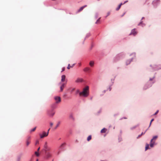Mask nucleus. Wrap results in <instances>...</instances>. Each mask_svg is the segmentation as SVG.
Listing matches in <instances>:
<instances>
[{"instance_id": "f257e3e1", "label": "nucleus", "mask_w": 161, "mask_h": 161, "mask_svg": "<svg viewBox=\"0 0 161 161\" xmlns=\"http://www.w3.org/2000/svg\"><path fill=\"white\" fill-rule=\"evenodd\" d=\"M89 87L88 86H86L83 88V91L80 93V95L85 97H87L89 95Z\"/></svg>"}, {"instance_id": "f03ea898", "label": "nucleus", "mask_w": 161, "mask_h": 161, "mask_svg": "<svg viewBox=\"0 0 161 161\" xmlns=\"http://www.w3.org/2000/svg\"><path fill=\"white\" fill-rule=\"evenodd\" d=\"M136 53H133L130 55V56H132V57L129 59L127 60L125 62L126 65H127L129 64L130 63L136 58Z\"/></svg>"}, {"instance_id": "7ed1b4c3", "label": "nucleus", "mask_w": 161, "mask_h": 161, "mask_svg": "<svg viewBox=\"0 0 161 161\" xmlns=\"http://www.w3.org/2000/svg\"><path fill=\"white\" fill-rule=\"evenodd\" d=\"M150 66L154 70H158L161 69V64L158 65L151 64Z\"/></svg>"}, {"instance_id": "20e7f679", "label": "nucleus", "mask_w": 161, "mask_h": 161, "mask_svg": "<svg viewBox=\"0 0 161 161\" xmlns=\"http://www.w3.org/2000/svg\"><path fill=\"white\" fill-rule=\"evenodd\" d=\"M154 82H151L148 80L144 86L143 88L144 90H146L147 89L152 86Z\"/></svg>"}, {"instance_id": "39448f33", "label": "nucleus", "mask_w": 161, "mask_h": 161, "mask_svg": "<svg viewBox=\"0 0 161 161\" xmlns=\"http://www.w3.org/2000/svg\"><path fill=\"white\" fill-rule=\"evenodd\" d=\"M48 134V132H47V133L43 131L42 134H40V136L41 138H42L44 137L47 136Z\"/></svg>"}, {"instance_id": "423d86ee", "label": "nucleus", "mask_w": 161, "mask_h": 161, "mask_svg": "<svg viewBox=\"0 0 161 161\" xmlns=\"http://www.w3.org/2000/svg\"><path fill=\"white\" fill-rule=\"evenodd\" d=\"M55 114V112L53 109L49 111L48 112V114L50 116L53 117Z\"/></svg>"}, {"instance_id": "0eeeda50", "label": "nucleus", "mask_w": 161, "mask_h": 161, "mask_svg": "<svg viewBox=\"0 0 161 161\" xmlns=\"http://www.w3.org/2000/svg\"><path fill=\"white\" fill-rule=\"evenodd\" d=\"M137 33V32L136 31V29H134L131 30V33L130 34V35H133L134 36H135L136 35Z\"/></svg>"}, {"instance_id": "6e6552de", "label": "nucleus", "mask_w": 161, "mask_h": 161, "mask_svg": "<svg viewBox=\"0 0 161 161\" xmlns=\"http://www.w3.org/2000/svg\"><path fill=\"white\" fill-rule=\"evenodd\" d=\"M23 155V153H21L18 154L17 157L16 161H20L21 158Z\"/></svg>"}, {"instance_id": "1a4fd4ad", "label": "nucleus", "mask_w": 161, "mask_h": 161, "mask_svg": "<svg viewBox=\"0 0 161 161\" xmlns=\"http://www.w3.org/2000/svg\"><path fill=\"white\" fill-rule=\"evenodd\" d=\"M55 100L56 101V103H58L61 101V98L59 97H54Z\"/></svg>"}, {"instance_id": "9d476101", "label": "nucleus", "mask_w": 161, "mask_h": 161, "mask_svg": "<svg viewBox=\"0 0 161 161\" xmlns=\"http://www.w3.org/2000/svg\"><path fill=\"white\" fill-rule=\"evenodd\" d=\"M50 149L47 147V143L46 142L44 146V150L45 152H47V151L49 150Z\"/></svg>"}, {"instance_id": "9b49d317", "label": "nucleus", "mask_w": 161, "mask_h": 161, "mask_svg": "<svg viewBox=\"0 0 161 161\" xmlns=\"http://www.w3.org/2000/svg\"><path fill=\"white\" fill-rule=\"evenodd\" d=\"M45 154L46 155V157L47 158H50L52 156V155L50 152H46L45 153Z\"/></svg>"}, {"instance_id": "f8f14e48", "label": "nucleus", "mask_w": 161, "mask_h": 161, "mask_svg": "<svg viewBox=\"0 0 161 161\" xmlns=\"http://www.w3.org/2000/svg\"><path fill=\"white\" fill-rule=\"evenodd\" d=\"M69 118L71 119L73 121H74L75 120V119L73 116V114L72 113H70L69 114Z\"/></svg>"}, {"instance_id": "ddd939ff", "label": "nucleus", "mask_w": 161, "mask_h": 161, "mask_svg": "<svg viewBox=\"0 0 161 161\" xmlns=\"http://www.w3.org/2000/svg\"><path fill=\"white\" fill-rule=\"evenodd\" d=\"M156 144H155V141H153V142H151V141H150V147H152V148H153V147H154V145H156Z\"/></svg>"}, {"instance_id": "4468645a", "label": "nucleus", "mask_w": 161, "mask_h": 161, "mask_svg": "<svg viewBox=\"0 0 161 161\" xmlns=\"http://www.w3.org/2000/svg\"><path fill=\"white\" fill-rule=\"evenodd\" d=\"M83 81V80L82 78H78L75 80V82L76 83H80L82 82Z\"/></svg>"}, {"instance_id": "2eb2a0df", "label": "nucleus", "mask_w": 161, "mask_h": 161, "mask_svg": "<svg viewBox=\"0 0 161 161\" xmlns=\"http://www.w3.org/2000/svg\"><path fill=\"white\" fill-rule=\"evenodd\" d=\"M87 7V5H84L82 7H80V9H78V11H77V12L78 13H79L80 12V11H82L83 9Z\"/></svg>"}, {"instance_id": "dca6fc26", "label": "nucleus", "mask_w": 161, "mask_h": 161, "mask_svg": "<svg viewBox=\"0 0 161 161\" xmlns=\"http://www.w3.org/2000/svg\"><path fill=\"white\" fill-rule=\"evenodd\" d=\"M155 76H154L150 78H149V80L150 81L154 82V83L155 82Z\"/></svg>"}, {"instance_id": "f3484780", "label": "nucleus", "mask_w": 161, "mask_h": 161, "mask_svg": "<svg viewBox=\"0 0 161 161\" xmlns=\"http://www.w3.org/2000/svg\"><path fill=\"white\" fill-rule=\"evenodd\" d=\"M157 136H155L153 137V138L151 140V142L155 141L158 138Z\"/></svg>"}, {"instance_id": "a211bd4d", "label": "nucleus", "mask_w": 161, "mask_h": 161, "mask_svg": "<svg viewBox=\"0 0 161 161\" xmlns=\"http://www.w3.org/2000/svg\"><path fill=\"white\" fill-rule=\"evenodd\" d=\"M94 64V61H91L89 63V65L91 67H92L93 66Z\"/></svg>"}, {"instance_id": "6ab92c4d", "label": "nucleus", "mask_w": 161, "mask_h": 161, "mask_svg": "<svg viewBox=\"0 0 161 161\" xmlns=\"http://www.w3.org/2000/svg\"><path fill=\"white\" fill-rule=\"evenodd\" d=\"M61 81L62 82L64 81L65 78V76L64 75H63L61 76Z\"/></svg>"}, {"instance_id": "aec40b11", "label": "nucleus", "mask_w": 161, "mask_h": 161, "mask_svg": "<svg viewBox=\"0 0 161 161\" xmlns=\"http://www.w3.org/2000/svg\"><path fill=\"white\" fill-rule=\"evenodd\" d=\"M107 130V129L105 128H103V129L101 131V133H105Z\"/></svg>"}, {"instance_id": "412c9836", "label": "nucleus", "mask_w": 161, "mask_h": 161, "mask_svg": "<svg viewBox=\"0 0 161 161\" xmlns=\"http://www.w3.org/2000/svg\"><path fill=\"white\" fill-rule=\"evenodd\" d=\"M65 84L64 83L61 86H60V91L62 92L63 90V88L64 87Z\"/></svg>"}, {"instance_id": "4be33fe9", "label": "nucleus", "mask_w": 161, "mask_h": 161, "mask_svg": "<svg viewBox=\"0 0 161 161\" xmlns=\"http://www.w3.org/2000/svg\"><path fill=\"white\" fill-rule=\"evenodd\" d=\"M90 70V68L88 67H86L83 69V70L85 72L89 71Z\"/></svg>"}, {"instance_id": "5701e85b", "label": "nucleus", "mask_w": 161, "mask_h": 161, "mask_svg": "<svg viewBox=\"0 0 161 161\" xmlns=\"http://www.w3.org/2000/svg\"><path fill=\"white\" fill-rule=\"evenodd\" d=\"M65 143H62L60 146V149H63L64 147L65 146Z\"/></svg>"}, {"instance_id": "b1692460", "label": "nucleus", "mask_w": 161, "mask_h": 161, "mask_svg": "<svg viewBox=\"0 0 161 161\" xmlns=\"http://www.w3.org/2000/svg\"><path fill=\"white\" fill-rule=\"evenodd\" d=\"M149 145L148 144H146V146L145 147V151L147 150V149H150L149 147Z\"/></svg>"}, {"instance_id": "393cba45", "label": "nucleus", "mask_w": 161, "mask_h": 161, "mask_svg": "<svg viewBox=\"0 0 161 161\" xmlns=\"http://www.w3.org/2000/svg\"><path fill=\"white\" fill-rule=\"evenodd\" d=\"M92 139V136L91 135H89L87 138V141H90Z\"/></svg>"}, {"instance_id": "a878e982", "label": "nucleus", "mask_w": 161, "mask_h": 161, "mask_svg": "<svg viewBox=\"0 0 161 161\" xmlns=\"http://www.w3.org/2000/svg\"><path fill=\"white\" fill-rule=\"evenodd\" d=\"M122 4V3H121L119 5L118 7L116 8L117 10H118L120 9V8Z\"/></svg>"}, {"instance_id": "bb28decb", "label": "nucleus", "mask_w": 161, "mask_h": 161, "mask_svg": "<svg viewBox=\"0 0 161 161\" xmlns=\"http://www.w3.org/2000/svg\"><path fill=\"white\" fill-rule=\"evenodd\" d=\"M138 126V125H136V126H135L133 127H131L130 128V129L131 130H133L135 129Z\"/></svg>"}, {"instance_id": "cd10ccee", "label": "nucleus", "mask_w": 161, "mask_h": 161, "mask_svg": "<svg viewBox=\"0 0 161 161\" xmlns=\"http://www.w3.org/2000/svg\"><path fill=\"white\" fill-rule=\"evenodd\" d=\"M60 124V122H58V123L56 126V127H55V128H54L55 129H56L57 128V127L59 126Z\"/></svg>"}, {"instance_id": "c85d7f7f", "label": "nucleus", "mask_w": 161, "mask_h": 161, "mask_svg": "<svg viewBox=\"0 0 161 161\" xmlns=\"http://www.w3.org/2000/svg\"><path fill=\"white\" fill-rule=\"evenodd\" d=\"M100 18H99L97 21L96 22V24H98L100 22Z\"/></svg>"}, {"instance_id": "c756f323", "label": "nucleus", "mask_w": 161, "mask_h": 161, "mask_svg": "<svg viewBox=\"0 0 161 161\" xmlns=\"http://www.w3.org/2000/svg\"><path fill=\"white\" fill-rule=\"evenodd\" d=\"M113 83H114V82H112V84H111V85H110V86L109 87V88H108V89H109V91H110L111 90V86H112V85L113 84Z\"/></svg>"}, {"instance_id": "7c9ffc66", "label": "nucleus", "mask_w": 161, "mask_h": 161, "mask_svg": "<svg viewBox=\"0 0 161 161\" xmlns=\"http://www.w3.org/2000/svg\"><path fill=\"white\" fill-rule=\"evenodd\" d=\"M153 120H154V119H152L151 120V121H150V123L149 125V127L150 126H151V124H152V122Z\"/></svg>"}, {"instance_id": "2f4dec72", "label": "nucleus", "mask_w": 161, "mask_h": 161, "mask_svg": "<svg viewBox=\"0 0 161 161\" xmlns=\"http://www.w3.org/2000/svg\"><path fill=\"white\" fill-rule=\"evenodd\" d=\"M30 143V142L28 140H27L26 141V146H28Z\"/></svg>"}, {"instance_id": "473e14b6", "label": "nucleus", "mask_w": 161, "mask_h": 161, "mask_svg": "<svg viewBox=\"0 0 161 161\" xmlns=\"http://www.w3.org/2000/svg\"><path fill=\"white\" fill-rule=\"evenodd\" d=\"M36 127H35V128H33V129H32V130H30V132H32V131H34L35 130H36Z\"/></svg>"}, {"instance_id": "72a5a7b5", "label": "nucleus", "mask_w": 161, "mask_h": 161, "mask_svg": "<svg viewBox=\"0 0 161 161\" xmlns=\"http://www.w3.org/2000/svg\"><path fill=\"white\" fill-rule=\"evenodd\" d=\"M159 112V110H157L156 112L153 114V115H156V114H157L158 112Z\"/></svg>"}, {"instance_id": "f704fd0d", "label": "nucleus", "mask_w": 161, "mask_h": 161, "mask_svg": "<svg viewBox=\"0 0 161 161\" xmlns=\"http://www.w3.org/2000/svg\"><path fill=\"white\" fill-rule=\"evenodd\" d=\"M35 154L36 155V156H39V153H38V152H35Z\"/></svg>"}, {"instance_id": "c9c22d12", "label": "nucleus", "mask_w": 161, "mask_h": 161, "mask_svg": "<svg viewBox=\"0 0 161 161\" xmlns=\"http://www.w3.org/2000/svg\"><path fill=\"white\" fill-rule=\"evenodd\" d=\"M94 46V44L92 43L91 44V49H92V47Z\"/></svg>"}, {"instance_id": "e433bc0d", "label": "nucleus", "mask_w": 161, "mask_h": 161, "mask_svg": "<svg viewBox=\"0 0 161 161\" xmlns=\"http://www.w3.org/2000/svg\"><path fill=\"white\" fill-rule=\"evenodd\" d=\"M80 92L79 90H77L76 91V93L77 94V93H79V94H80Z\"/></svg>"}, {"instance_id": "4c0bfd02", "label": "nucleus", "mask_w": 161, "mask_h": 161, "mask_svg": "<svg viewBox=\"0 0 161 161\" xmlns=\"http://www.w3.org/2000/svg\"><path fill=\"white\" fill-rule=\"evenodd\" d=\"M142 136L141 135H139L136 137L137 139L139 138L141 136Z\"/></svg>"}, {"instance_id": "58836bf2", "label": "nucleus", "mask_w": 161, "mask_h": 161, "mask_svg": "<svg viewBox=\"0 0 161 161\" xmlns=\"http://www.w3.org/2000/svg\"><path fill=\"white\" fill-rule=\"evenodd\" d=\"M50 125L51 126H52L53 125V124L52 122H51L50 123Z\"/></svg>"}, {"instance_id": "ea45409f", "label": "nucleus", "mask_w": 161, "mask_h": 161, "mask_svg": "<svg viewBox=\"0 0 161 161\" xmlns=\"http://www.w3.org/2000/svg\"><path fill=\"white\" fill-rule=\"evenodd\" d=\"M102 110L101 109H100L98 112V113L100 114Z\"/></svg>"}, {"instance_id": "a19ab883", "label": "nucleus", "mask_w": 161, "mask_h": 161, "mask_svg": "<svg viewBox=\"0 0 161 161\" xmlns=\"http://www.w3.org/2000/svg\"><path fill=\"white\" fill-rule=\"evenodd\" d=\"M69 66H70V64H69L68 65V66L67 67V69H70V67Z\"/></svg>"}, {"instance_id": "79ce46f5", "label": "nucleus", "mask_w": 161, "mask_h": 161, "mask_svg": "<svg viewBox=\"0 0 161 161\" xmlns=\"http://www.w3.org/2000/svg\"><path fill=\"white\" fill-rule=\"evenodd\" d=\"M126 119L127 118H126L125 117H123V118H121L120 119V120H122V119Z\"/></svg>"}, {"instance_id": "37998d69", "label": "nucleus", "mask_w": 161, "mask_h": 161, "mask_svg": "<svg viewBox=\"0 0 161 161\" xmlns=\"http://www.w3.org/2000/svg\"><path fill=\"white\" fill-rule=\"evenodd\" d=\"M119 142H120L121 141V140H122V138H119Z\"/></svg>"}, {"instance_id": "c03bdc74", "label": "nucleus", "mask_w": 161, "mask_h": 161, "mask_svg": "<svg viewBox=\"0 0 161 161\" xmlns=\"http://www.w3.org/2000/svg\"><path fill=\"white\" fill-rule=\"evenodd\" d=\"M106 90H104L103 91V92L104 93H105V92H106Z\"/></svg>"}, {"instance_id": "a18cd8bd", "label": "nucleus", "mask_w": 161, "mask_h": 161, "mask_svg": "<svg viewBox=\"0 0 161 161\" xmlns=\"http://www.w3.org/2000/svg\"><path fill=\"white\" fill-rule=\"evenodd\" d=\"M145 132H144V133L142 132L141 135L142 136V135L144 134L145 133Z\"/></svg>"}, {"instance_id": "49530a36", "label": "nucleus", "mask_w": 161, "mask_h": 161, "mask_svg": "<svg viewBox=\"0 0 161 161\" xmlns=\"http://www.w3.org/2000/svg\"><path fill=\"white\" fill-rule=\"evenodd\" d=\"M75 89L74 88H73V89H72L71 91H74L75 90Z\"/></svg>"}, {"instance_id": "de8ad7c7", "label": "nucleus", "mask_w": 161, "mask_h": 161, "mask_svg": "<svg viewBox=\"0 0 161 161\" xmlns=\"http://www.w3.org/2000/svg\"><path fill=\"white\" fill-rule=\"evenodd\" d=\"M92 97H90V99L92 100Z\"/></svg>"}, {"instance_id": "09e8293b", "label": "nucleus", "mask_w": 161, "mask_h": 161, "mask_svg": "<svg viewBox=\"0 0 161 161\" xmlns=\"http://www.w3.org/2000/svg\"><path fill=\"white\" fill-rule=\"evenodd\" d=\"M110 14V13H108V15H107V16H108Z\"/></svg>"}, {"instance_id": "8fccbe9b", "label": "nucleus", "mask_w": 161, "mask_h": 161, "mask_svg": "<svg viewBox=\"0 0 161 161\" xmlns=\"http://www.w3.org/2000/svg\"><path fill=\"white\" fill-rule=\"evenodd\" d=\"M141 23H142V22H140V23L138 25H141Z\"/></svg>"}, {"instance_id": "3c124183", "label": "nucleus", "mask_w": 161, "mask_h": 161, "mask_svg": "<svg viewBox=\"0 0 161 161\" xmlns=\"http://www.w3.org/2000/svg\"><path fill=\"white\" fill-rule=\"evenodd\" d=\"M64 68H63V69H62V71H61V72H62V71H64Z\"/></svg>"}, {"instance_id": "603ef678", "label": "nucleus", "mask_w": 161, "mask_h": 161, "mask_svg": "<svg viewBox=\"0 0 161 161\" xmlns=\"http://www.w3.org/2000/svg\"><path fill=\"white\" fill-rule=\"evenodd\" d=\"M40 149V147H39V148H38V149H37V151H38Z\"/></svg>"}, {"instance_id": "864d4df0", "label": "nucleus", "mask_w": 161, "mask_h": 161, "mask_svg": "<svg viewBox=\"0 0 161 161\" xmlns=\"http://www.w3.org/2000/svg\"><path fill=\"white\" fill-rule=\"evenodd\" d=\"M79 65L80 66V65H81V63H79Z\"/></svg>"}, {"instance_id": "5fc2aeb1", "label": "nucleus", "mask_w": 161, "mask_h": 161, "mask_svg": "<svg viewBox=\"0 0 161 161\" xmlns=\"http://www.w3.org/2000/svg\"><path fill=\"white\" fill-rule=\"evenodd\" d=\"M75 65V64H74L71 67H73L74 65Z\"/></svg>"}, {"instance_id": "6e6d98bb", "label": "nucleus", "mask_w": 161, "mask_h": 161, "mask_svg": "<svg viewBox=\"0 0 161 161\" xmlns=\"http://www.w3.org/2000/svg\"><path fill=\"white\" fill-rule=\"evenodd\" d=\"M50 130V128H49L48 130V131H47V132H48L49 133V130Z\"/></svg>"}, {"instance_id": "4d7b16f0", "label": "nucleus", "mask_w": 161, "mask_h": 161, "mask_svg": "<svg viewBox=\"0 0 161 161\" xmlns=\"http://www.w3.org/2000/svg\"><path fill=\"white\" fill-rule=\"evenodd\" d=\"M114 62H115L116 61L115 60V59H114Z\"/></svg>"}, {"instance_id": "13d9d810", "label": "nucleus", "mask_w": 161, "mask_h": 161, "mask_svg": "<svg viewBox=\"0 0 161 161\" xmlns=\"http://www.w3.org/2000/svg\"><path fill=\"white\" fill-rule=\"evenodd\" d=\"M36 161H38V159H37L36 160Z\"/></svg>"}, {"instance_id": "bf43d9fd", "label": "nucleus", "mask_w": 161, "mask_h": 161, "mask_svg": "<svg viewBox=\"0 0 161 161\" xmlns=\"http://www.w3.org/2000/svg\"><path fill=\"white\" fill-rule=\"evenodd\" d=\"M53 161V159L52 161Z\"/></svg>"}, {"instance_id": "052dcab7", "label": "nucleus", "mask_w": 161, "mask_h": 161, "mask_svg": "<svg viewBox=\"0 0 161 161\" xmlns=\"http://www.w3.org/2000/svg\"><path fill=\"white\" fill-rule=\"evenodd\" d=\"M100 0H98V1H99Z\"/></svg>"}]
</instances>
